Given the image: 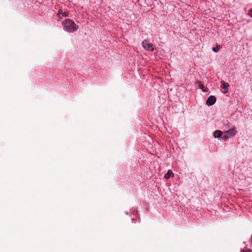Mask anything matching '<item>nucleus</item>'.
Instances as JSON below:
<instances>
[{
  "label": "nucleus",
  "mask_w": 252,
  "mask_h": 252,
  "mask_svg": "<svg viewBox=\"0 0 252 252\" xmlns=\"http://www.w3.org/2000/svg\"><path fill=\"white\" fill-rule=\"evenodd\" d=\"M63 25V30L68 32H74L78 29V26L70 19H66L62 22Z\"/></svg>",
  "instance_id": "1"
},
{
  "label": "nucleus",
  "mask_w": 252,
  "mask_h": 252,
  "mask_svg": "<svg viewBox=\"0 0 252 252\" xmlns=\"http://www.w3.org/2000/svg\"><path fill=\"white\" fill-rule=\"evenodd\" d=\"M237 132V130L235 127H233L229 130L225 131L221 137V139L223 140H226L229 138L234 137L236 134Z\"/></svg>",
  "instance_id": "2"
},
{
  "label": "nucleus",
  "mask_w": 252,
  "mask_h": 252,
  "mask_svg": "<svg viewBox=\"0 0 252 252\" xmlns=\"http://www.w3.org/2000/svg\"><path fill=\"white\" fill-rule=\"evenodd\" d=\"M142 46L144 48L148 51H153L154 50V48H153V45L150 43L148 40H144L142 42Z\"/></svg>",
  "instance_id": "3"
},
{
  "label": "nucleus",
  "mask_w": 252,
  "mask_h": 252,
  "mask_svg": "<svg viewBox=\"0 0 252 252\" xmlns=\"http://www.w3.org/2000/svg\"><path fill=\"white\" fill-rule=\"evenodd\" d=\"M216 101V98L214 95H211L208 97L206 100V104L208 106L213 105Z\"/></svg>",
  "instance_id": "4"
},
{
  "label": "nucleus",
  "mask_w": 252,
  "mask_h": 252,
  "mask_svg": "<svg viewBox=\"0 0 252 252\" xmlns=\"http://www.w3.org/2000/svg\"><path fill=\"white\" fill-rule=\"evenodd\" d=\"M221 88H222L224 90L223 92L224 94H226L228 92V87H229V84L227 83H225L223 81H221Z\"/></svg>",
  "instance_id": "5"
},
{
  "label": "nucleus",
  "mask_w": 252,
  "mask_h": 252,
  "mask_svg": "<svg viewBox=\"0 0 252 252\" xmlns=\"http://www.w3.org/2000/svg\"><path fill=\"white\" fill-rule=\"evenodd\" d=\"M222 132L220 130H216L214 133V136L216 138H220L222 137Z\"/></svg>",
  "instance_id": "6"
},
{
  "label": "nucleus",
  "mask_w": 252,
  "mask_h": 252,
  "mask_svg": "<svg viewBox=\"0 0 252 252\" xmlns=\"http://www.w3.org/2000/svg\"><path fill=\"white\" fill-rule=\"evenodd\" d=\"M197 83L198 84L199 88H200L201 89H202V90L204 92H206L208 91V89L207 88L204 87V85L201 83H200L199 81H198L197 82Z\"/></svg>",
  "instance_id": "7"
},
{
  "label": "nucleus",
  "mask_w": 252,
  "mask_h": 252,
  "mask_svg": "<svg viewBox=\"0 0 252 252\" xmlns=\"http://www.w3.org/2000/svg\"><path fill=\"white\" fill-rule=\"evenodd\" d=\"M173 175V173L172 170H169L167 173L165 174L164 176V178L166 179H168L170 178L171 176Z\"/></svg>",
  "instance_id": "8"
},
{
  "label": "nucleus",
  "mask_w": 252,
  "mask_h": 252,
  "mask_svg": "<svg viewBox=\"0 0 252 252\" xmlns=\"http://www.w3.org/2000/svg\"><path fill=\"white\" fill-rule=\"evenodd\" d=\"M241 252H252V250L248 249L247 248H244L241 250Z\"/></svg>",
  "instance_id": "9"
},
{
  "label": "nucleus",
  "mask_w": 252,
  "mask_h": 252,
  "mask_svg": "<svg viewBox=\"0 0 252 252\" xmlns=\"http://www.w3.org/2000/svg\"><path fill=\"white\" fill-rule=\"evenodd\" d=\"M220 48V46L217 45L216 47H213L212 50L215 52H218L219 51Z\"/></svg>",
  "instance_id": "10"
},
{
  "label": "nucleus",
  "mask_w": 252,
  "mask_h": 252,
  "mask_svg": "<svg viewBox=\"0 0 252 252\" xmlns=\"http://www.w3.org/2000/svg\"><path fill=\"white\" fill-rule=\"evenodd\" d=\"M63 10L62 9H59L58 12V15H59L60 14H63Z\"/></svg>",
  "instance_id": "11"
},
{
  "label": "nucleus",
  "mask_w": 252,
  "mask_h": 252,
  "mask_svg": "<svg viewBox=\"0 0 252 252\" xmlns=\"http://www.w3.org/2000/svg\"><path fill=\"white\" fill-rule=\"evenodd\" d=\"M249 14L251 17H252V8L249 10Z\"/></svg>",
  "instance_id": "12"
},
{
  "label": "nucleus",
  "mask_w": 252,
  "mask_h": 252,
  "mask_svg": "<svg viewBox=\"0 0 252 252\" xmlns=\"http://www.w3.org/2000/svg\"><path fill=\"white\" fill-rule=\"evenodd\" d=\"M68 13H67V12H63V16H64V17H67V16H68Z\"/></svg>",
  "instance_id": "13"
}]
</instances>
